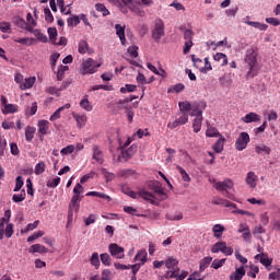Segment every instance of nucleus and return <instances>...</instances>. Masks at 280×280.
I'll return each instance as SVG.
<instances>
[{
    "label": "nucleus",
    "mask_w": 280,
    "mask_h": 280,
    "mask_svg": "<svg viewBox=\"0 0 280 280\" xmlns=\"http://www.w3.org/2000/svg\"><path fill=\"white\" fill-rule=\"evenodd\" d=\"M135 261H140V266H143L148 261V252L145 249H140L135 256Z\"/></svg>",
    "instance_id": "b1692460"
},
{
    "label": "nucleus",
    "mask_w": 280,
    "mask_h": 280,
    "mask_svg": "<svg viewBox=\"0 0 280 280\" xmlns=\"http://www.w3.org/2000/svg\"><path fill=\"white\" fill-rule=\"evenodd\" d=\"M95 8L97 12H102L103 16H108V14H110V11H108V9H106V5H104L103 3H96Z\"/></svg>",
    "instance_id": "603ef678"
},
{
    "label": "nucleus",
    "mask_w": 280,
    "mask_h": 280,
    "mask_svg": "<svg viewBox=\"0 0 280 280\" xmlns=\"http://www.w3.org/2000/svg\"><path fill=\"white\" fill-rule=\"evenodd\" d=\"M140 2L139 0H133L127 8L130 10V12H133V14H137V16H145V12L139 8Z\"/></svg>",
    "instance_id": "dca6fc26"
},
{
    "label": "nucleus",
    "mask_w": 280,
    "mask_h": 280,
    "mask_svg": "<svg viewBox=\"0 0 280 280\" xmlns=\"http://www.w3.org/2000/svg\"><path fill=\"white\" fill-rule=\"evenodd\" d=\"M71 108V105L68 103L61 107H59L49 118L50 121H57V119H60L62 110Z\"/></svg>",
    "instance_id": "cd10ccee"
},
{
    "label": "nucleus",
    "mask_w": 280,
    "mask_h": 280,
    "mask_svg": "<svg viewBox=\"0 0 280 280\" xmlns=\"http://www.w3.org/2000/svg\"><path fill=\"white\" fill-rule=\"evenodd\" d=\"M5 218H1L0 220V240H3V229L8 222H10V218H12V211L5 210L4 212Z\"/></svg>",
    "instance_id": "6ab92c4d"
},
{
    "label": "nucleus",
    "mask_w": 280,
    "mask_h": 280,
    "mask_svg": "<svg viewBox=\"0 0 280 280\" xmlns=\"http://www.w3.org/2000/svg\"><path fill=\"white\" fill-rule=\"evenodd\" d=\"M69 71V66H60L57 72V80L61 82L65 79V72Z\"/></svg>",
    "instance_id": "09e8293b"
},
{
    "label": "nucleus",
    "mask_w": 280,
    "mask_h": 280,
    "mask_svg": "<svg viewBox=\"0 0 280 280\" xmlns=\"http://www.w3.org/2000/svg\"><path fill=\"white\" fill-rule=\"evenodd\" d=\"M115 30L121 45H126V26H122L121 24H116Z\"/></svg>",
    "instance_id": "aec40b11"
},
{
    "label": "nucleus",
    "mask_w": 280,
    "mask_h": 280,
    "mask_svg": "<svg viewBox=\"0 0 280 280\" xmlns=\"http://www.w3.org/2000/svg\"><path fill=\"white\" fill-rule=\"evenodd\" d=\"M191 104L189 101H184V102H179L178 106H179V110L180 113H189V110H191Z\"/></svg>",
    "instance_id": "e433bc0d"
},
{
    "label": "nucleus",
    "mask_w": 280,
    "mask_h": 280,
    "mask_svg": "<svg viewBox=\"0 0 280 280\" xmlns=\"http://www.w3.org/2000/svg\"><path fill=\"white\" fill-rule=\"evenodd\" d=\"M213 150H214V152H217V154H220V152H222V150H224V138L218 139V141L213 145Z\"/></svg>",
    "instance_id": "ea45409f"
},
{
    "label": "nucleus",
    "mask_w": 280,
    "mask_h": 280,
    "mask_svg": "<svg viewBox=\"0 0 280 280\" xmlns=\"http://www.w3.org/2000/svg\"><path fill=\"white\" fill-rule=\"evenodd\" d=\"M12 113H19V106L14 104H8L5 107L2 109L3 115H10Z\"/></svg>",
    "instance_id": "f704fd0d"
},
{
    "label": "nucleus",
    "mask_w": 280,
    "mask_h": 280,
    "mask_svg": "<svg viewBox=\"0 0 280 280\" xmlns=\"http://www.w3.org/2000/svg\"><path fill=\"white\" fill-rule=\"evenodd\" d=\"M257 48L255 47L248 48L245 52L244 62L248 67V71L246 73L247 80L248 78L257 77L259 73V68H257Z\"/></svg>",
    "instance_id": "f257e3e1"
},
{
    "label": "nucleus",
    "mask_w": 280,
    "mask_h": 280,
    "mask_svg": "<svg viewBox=\"0 0 280 280\" xmlns=\"http://www.w3.org/2000/svg\"><path fill=\"white\" fill-rule=\"evenodd\" d=\"M121 191L126 196H129V198H133V200H137V198H142V200H145L151 205L159 206V202L154 200V195L145 190V188H140L137 192H135L133 190H130L128 186H121Z\"/></svg>",
    "instance_id": "f03ea898"
},
{
    "label": "nucleus",
    "mask_w": 280,
    "mask_h": 280,
    "mask_svg": "<svg viewBox=\"0 0 280 280\" xmlns=\"http://www.w3.org/2000/svg\"><path fill=\"white\" fill-rule=\"evenodd\" d=\"M48 36L51 43H56V37L58 36V30H56V27H48Z\"/></svg>",
    "instance_id": "052dcab7"
},
{
    "label": "nucleus",
    "mask_w": 280,
    "mask_h": 280,
    "mask_svg": "<svg viewBox=\"0 0 280 280\" xmlns=\"http://www.w3.org/2000/svg\"><path fill=\"white\" fill-rule=\"evenodd\" d=\"M226 262V259L222 258V259H214L212 261L211 268H214V270H218L220 268H222L224 266V264Z\"/></svg>",
    "instance_id": "5fc2aeb1"
},
{
    "label": "nucleus",
    "mask_w": 280,
    "mask_h": 280,
    "mask_svg": "<svg viewBox=\"0 0 280 280\" xmlns=\"http://www.w3.org/2000/svg\"><path fill=\"white\" fill-rule=\"evenodd\" d=\"M164 265L167 268V271L164 275V279H174L176 272H180V268L178 267V260L173 257H168Z\"/></svg>",
    "instance_id": "7ed1b4c3"
},
{
    "label": "nucleus",
    "mask_w": 280,
    "mask_h": 280,
    "mask_svg": "<svg viewBox=\"0 0 280 280\" xmlns=\"http://www.w3.org/2000/svg\"><path fill=\"white\" fill-rule=\"evenodd\" d=\"M47 187H50V189H56L60 185V177H55L54 179H50L47 182Z\"/></svg>",
    "instance_id": "e2e57ef3"
},
{
    "label": "nucleus",
    "mask_w": 280,
    "mask_h": 280,
    "mask_svg": "<svg viewBox=\"0 0 280 280\" xmlns=\"http://www.w3.org/2000/svg\"><path fill=\"white\" fill-rule=\"evenodd\" d=\"M185 91V84L177 83L167 90V93H183Z\"/></svg>",
    "instance_id": "a19ab883"
},
{
    "label": "nucleus",
    "mask_w": 280,
    "mask_h": 280,
    "mask_svg": "<svg viewBox=\"0 0 280 280\" xmlns=\"http://www.w3.org/2000/svg\"><path fill=\"white\" fill-rule=\"evenodd\" d=\"M78 51L82 55L86 54L89 51V43L86 40L79 42Z\"/></svg>",
    "instance_id": "a18cd8bd"
},
{
    "label": "nucleus",
    "mask_w": 280,
    "mask_h": 280,
    "mask_svg": "<svg viewBox=\"0 0 280 280\" xmlns=\"http://www.w3.org/2000/svg\"><path fill=\"white\" fill-rule=\"evenodd\" d=\"M45 162H39L35 165V174L36 176H40L45 172Z\"/></svg>",
    "instance_id": "680f3d73"
},
{
    "label": "nucleus",
    "mask_w": 280,
    "mask_h": 280,
    "mask_svg": "<svg viewBox=\"0 0 280 280\" xmlns=\"http://www.w3.org/2000/svg\"><path fill=\"white\" fill-rule=\"evenodd\" d=\"M226 229H224L222 224H215L212 228L213 236L217 237V240H220V237H222V233H224Z\"/></svg>",
    "instance_id": "2f4dec72"
},
{
    "label": "nucleus",
    "mask_w": 280,
    "mask_h": 280,
    "mask_svg": "<svg viewBox=\"0 0 280 280\" xmlns=\"http://www.w3.org/2000/svg\"><path fill=\"white\" fill-rule=\"evenodd\" d=\"M176 170H178V172L185 183L191 182V177H189V174H187V171H185V168H183L182 166H176Z\"/></svg>",
    "instance_id": "49530a36"
},
{
    "label": "nucleus",
    "mask_w": 280,
    "mask_h": 280,
    "mask_svg": "<svg viewBox=\"0 0 280 280\" xmlns=\"http://www.w3.org/2000/svg\"><path fill=\"white\" fill-rule=\"evenodd\" d=\"M0 31L3 34L12 32V24H10V22H0Z\"/></svg>",
    "instance_id": "8fccbe9b"
},
{
    "label": "nucleus",
    "mask_w": 280,
    "mask_h": 280,
    "mask_svg": "<svg viewBox=\"0 0 280 280\" xmlns=\"http://www.w3.org/2000/svg\"><path fill=\"white\" fill-rule=\"evenodd\" d=\"M245 183L250 189H255L257 187V183H259V177L257 174H255V172H248L245 178Z\"/></svg>",
    "instance_id": "4468645a"
},
{
    "label": "nucleus",
    "mask_w": 280,
    "mask_h": 280,
    "mask_svg": "<svg viewBox=\"0 0 280 280\" xmlns=\"http://www.w3.org/2000/svg\"><path fill=\"white\" fill-rule=\"evenodd\" d=\"M92 159L98 163V165H104V152L102 151V147L97 144L92 145Z\"/></svg>",
    "instance_id": "9b49d317"
},
{
    "label": "nucleus",
    "mask_w": 280,
    "mask_h": 280,
    "mask_svg": "<svg viewBox=\"0 0 280 280\" xmlns=\"http://www.w3.org/2000/svg\"><path fill=\"white\" fill-rule=\"evenodd\" d=\"M137 91V85L135 84H125V86L120 88V93H135Z\"/></svg>",
    "instance_id": "3c124183"
},
{
    "label": "nucleus",
    "mask_w": 280,
    "mask_h": 280,
    "mask_svg": "<svg viewBox=\"0 0 280 280\" xmlns=\"http://www.w3.org/2000/svg\"><path fill=\"white\" fill-rule=\"evenodd\" d=\"M151 189L154 191V194H158L160 196V200H165L167 198V194L159 186V184H153L151 186Z\"/></svg>",
    "instance_id": "7c9ffc66"
},
{
    "label": "nucleus",
    "mask_w": 280,
    "mask_h": 280,
    "mask_svg": "<svg viewBox=\"0 0 280 280\" xmlns=\"http://www.w3.org/2000/svg\"><path fill=\"white\" fill-rule=\"evenodd\" d=\"M39 138L43 139L45 135L49 133V122L48 120H39L37 124Z\"/></svg>",
    "instance_id": "f3484780"
},
{
    "label": "nucleus",
    "mask_w": 280,
    "mask_h": 280,
    "mask_svg": "<svg viewBox=\"0 0 280 280\" xmlns=\"http://www.w3.org/2000/svg\"><path fill=\"white\" fill-rule=\"evenodd\" d=\"M80 106L81 108H83V110H86L88 113H91V110H93V105L91 104V102L89 101V96L86 95L83 100H81Z\"/></svg>",
    "instance_id": "473e14b6"
},
{
    "label": "nucleus",
    "mask_w": 280,
    "mask_h": 280,
    "mask_svg": "<svg viewBox=\"0 0 280 280\" xmlns=\"http://www.w3.org/2000/svg\"><path fill=\"white\" fill-rule=\"evenodd\" d=\"M248 143H250V136L248 132L243 131L238 135V138L235 141V149L238 152H243V150H246L248 148Z\"/></svg>",
    "instance_id": "0eeeda50"
},
{
    "label": "nucleus",
    "mask_w": 280,
    "mask_h": 280,
    "mask_svg": "<svg viewBox=\"0 0 280 280\" xmlns=\"http://www.w3.org/2000/svg\"><path fill=\"white\" fill-rule=\"evenodd\" d=\"M101 261L104 266H110L113 260L110 259V255H108V253H104L101 254Z\"/></svg>",
    "instance_id": "bf43d9fd"
},
{
    "label": "nucleus",
    "mask_w": 280,
    "mask_h": 280,
    "mask_svg": "<svg viewBox=\"0 0 280 280\" xmlns=\"http://www.w3.org/2000/svg\"><path fill=\"white\" fill-rule=\"evenodd\" d=\"M33 34H34V36H36V38L38 39V40H40L42 43H47V35H45V34H43L42 32H40V30H35V31H33Z\"/></svg>",
    "instance_id": "13d9d810"
},
{
    "label": "nucleus",
    "mask_w": 280,
    "mask_h": 280,
    "mask_svg": "<svg viewBox=\"0 0 280 280\" xmlns=\"http://www.w3.org/2000/svg\"><path fill=\"white\" fill-rule=\"evenodd\" d=\"M246 275V270L244 267L237 268L233 273L230 276V280H242Z\"/></svg>",
    "instance_id": "a878e982"
},
{
    "label": "nucleus",
    "mask_w": 280,
    "mask_h": 280,
    "mask_svg": "<svg viewBox=\"0 0 280 280\" xmlns=\"http://www.w3.org/2000/svg\"><path fill=\"white\" fill-rule=\"evenodd\" d=\"M213 60H215V62H220L221 67H226L229 65V58L222 52H217L213 56Z\"/></svg>",
    "instance_id": "393cba45"
},
{
    "label": "nucleus",
    "mask_w": 280,
    "mask_h": 280,
    "mask_svg": "<svg viewBox=\"0 0 280 280\" xmlns=\"http://www.w3.org/2000/svg\"><path fill=\"white\" fill-rule=\"evenodd\" d=\"M188 121H189V114L180 113L178 114L177 119H175L173 122L167 124V128H170V130H174L178 128V126H185V124H187Z\"/></svg>",
    "instance_id": "1a4fd4ad"
},
{
    "label": "nucleus",
    "mask_w": 280,
    "mask_h": 280,
    "mask_svg": "<svg viewBox=\"0 0 280 280\" xmlns=\"http://www.w3.org/2000/svg\"><path fill=\"white\" fill-rule=\"evenodd\" d=\"M212 261H213V257H211V256H207V257L202 258L199 262L200 272H205V270H207V267L211 266Z\"/></svg>",
    "instance_id": "c85d7f7f"
},
{
    "label": "nucleus",
    "mask_w": 280,
    "mask_h": 280,
    "mask_svg": "<svg viewBox=\"0 0 280 280\" xmlns=\"http://www.w3.org/2000/svg\"><path fill=\"white\" fill-rule=\"evenodd\" d=\"M102 280H113V272L109 269H104L102 271Z\"/></svg>",
    "instance_id": "774afa93"
},
{
    "label": "nucleus",
    "mask_w": 280,
    "mask_h": 280,
    "mask_svg": "<svg viewBox=\"0 0 280 280\" xmlns=\"http://www.w3.org/2000/svg\"><path fill=\"white\" fill-rule=\"evenodd\" d=\"M25 198H26L25 190H22L21 194H18V195L15 194L12 196L13 202H23Z\"/></svg>",
    "instance_id": "6e6d98bb"
},
{
    "label": "nucleus",
    "mask_w": 280,
    "mask_h": 280,
    "mask_svg": "<svg viewBox=\"0 0 280 280\" xmlns=\"http://www.w3.org/2000/svg\"><path fill=\"white\" fill-rule=\"evenodd\" d=\"M165 36V23L161 19H155L154 27L152 30V38L159 43Z\"/></svg>",
    "instance_id": "423d86ee"
},
{
    "label": "nucleus",
    "mask_w": 280,
    "mask_h": 280,
    "mask_svg": "<svg viewBox=\"0 0 280 280\" xmlns=\"http://www.w3.org/2000/svg\"><path fill=\"white\" fill-rule=\"evenodd\" d=\"M3 235H5L8 238L12 237L14 235V224H7V226L3 228Z\"/></svg>",
    "instance_id": "79ce46f5"
},
{
    "label": "nucleus",
    "mask_w": 280,
    "mask_h": 280,
    "mask_svg": "<svg viewBox=\"0 0 280 280\" xmlns=\"http://www.w3.org/2000/svg\"><path fill=\"white\" fill-rule=\"evenodd\" d=\"M255 259H257V261H260V264H262L265 268H269V266H272V259L268 258V255L264 253L257 254L255 256Z\"/></svg>",
    "instance_id": "4be33fe9"
},
{
    "label": "nucleus",
    "mask_w": 280,
    "mask_h": 280,
    "mask_svg": "<svg viewBox=\"0 0 280 280\" xmlns=\"http://www.w3.org/2000/svg\"><path fill=\"white\" fill-rule=\"evenodd\" d=\"M206 137H220V131L214 127H208L206 130Z\"/></svg>",
    "instance_id": "4d7b16f0"
},
{
    "label": "nucleus",
    "mask_w": 280,
    "mask_h": 280,
    "mask_svg": "<svg viewBox=\"0 0 280 280\" xmlns=\"http://www.w3.org/2000/svg\"><path fill=\"white\" fill-rule=\"evenodd\" d=\"M73 119L77 121L79 128H84L86 121H89V118L84 114H73Z\"/></svg>",
    "instance_id": "5701e85b"
},
{
    "label": "nucleus",
    "mask_w": 280,
    "mask_h": 280,
    "mask_svg": "<svg viewBox=\"0 0 280 280\" xmlns=\"http://www.w3.org/2000/svg\"><path fill=\"white\" fill-rule=\"evenodd\" d=\"M205 67L200 68V73H209V71H213V67H211V61H209V57L205 59Z\"/></svg>",
    "instance_id": "c03bdc74"
},
{
    "label": "nucleus",
    "mask_w": 280,
    "mask_h": 280,
    "mask_svg": "<svg viewBox=\"0 0 280 280\" xmlns=\"http://www.w3.org/2000/svg\"><path fill=\"white\" fill-rule=\"evenodd\" d=\"M34 135H36V128L27 126L25 129V140L30 143L32 139H34Z\"/></svg>",
    "instance_id": "72a5a7b5"
},
{
    "label": "nucleus",
    "mask_w": 280,
    "mask_h": 280,
    "mask_svg": "<svg viewBox=\"0 0 280 280\" xmlns=\"http://www.w3.org/2000/svg\"><path fill=\"white\" fill-rule=\"evenodd\" d=\"M80 200H82V197L80 195H74L71 198L68 210V222H71L73 220V211L74 213H78V211H80Z\"/></svg>",
    "instance_id": "6e6552de"
},
{
    "label": "nucleus",
    "mask_w": 280,
    "mask_h": 280,
    "mask_svg": "<svg viewBox=\"0 0 280 280\" xmlns=\"http://www.w3.org/2000/svg\"><path fill=\"white\" fill-rule=\"evenodd\" d=\"M255 151L257 152V154H261V152H265V154H270V152H272V150H270V147H266L265 144L257 145L255 148Z\"/></svg>",
    "instance_id": "864d4df0"
},
{
    "label": "nucleus",
    "mask_w": 280,
    "mask_h": 280,
    "mask_svg": "<svg viewBox=\"0 0 280 280\" xmlns=\"http://www.w3.org/2000/svg\"><path fill=\"white\" fill-rule=\"evenodd\" d=\"M88 197H96V198H102L103 200H106L107 202H110V200H113V198H110V196L104 194V192H100V191H89L86 192Z\"/></svg>",
    "instance_id": "c756f323"
},
{
    "label": "nucleus",
    "mask_w": 280,
    "mask_h": 280,
    "mask_svg": "<svg viewBox=\"0 0 280 280\" xmlns=\"http://www.w3.org/2000/svg\"><path fill=\"white\" fill-rule=\"evenodd\" d=\"M249 269L250 270L247 272V277H250L252 279H257V275H259V267L256 265H252Z\"/></svg>",
    "instance_id": "de8ad7c7"
},
{
    "label": "nucleus",
    "mask_w": 280,
    "mask_h": 280,
    "mask_svg": "<svg viewBox=\"0 0 280 280\" xmlns=\"http://www.w3.org/2000/svg\"><path fill=\"white\" fill-rule=\"evenodd\" d=\"M241 121H243V124H255L257 121H261V116H259L255 112H250L246 114L244 117H242Z\"/></svg>",
    "instance_id": "2eb2a0df"
},
{
    "label": "nucleus",
    "mask_w": 280,
    "mask_h": 280,
    "mask_svg": "<svg viewBox=\"0 0 280 280\" xmlns=\"http://www.w3.org/2000/svg\"><path fill=\"white\" fill-rule=\"evenodd\" d=\"M212 205H220L221 207H232V209H237V205L229 201V200H225V199H222L220 197H214L211 201Z\"/></svg>",
    "instance_id": "a211bd4d"
},
{
    "label": "nucleus",
    "mask_w": 280,
    "mask_h": 280,
    "mask_svg": "<svg viewBox=\"0 0 280 280\" xmlns=\"http://www.w3.org/2000/svg\"><path fill=\"white\" fill-rule=\"evenodd\" d=\"M108 250L112 257H116V259H124V247L117 245V243L109 244Z\"/></svg>",
    "instance_id": "ddd939ff"
},
{
    "label": "nucleus",
    "mask_w": 280,
    "mask_h": 280,
    "mask_svg": "<svg viewBox=\"0 0 280 280\" xmlns=\"http://www.w3.org/2000/svg\"><path fill=\"white\" fill-rule=\"evenodd\" d=\"M127 51L131 56V58H138L139 57V47L138 46H131L127 49Z\"/></svg>",
    "instance_id": "69168bd1"
},
{
    "label": "nucleus",
    "mask_w": 280,
    "mask_h": 280,
    "mask_svg": "<svg viewBox=\"0 0 280 280\" xmlns=\"http://www.w3.org/2000/svg\"><path fill=\"white\" fill-rule=\"evenodd\" d=\"M207 108V103L205 101L194 102L191 104V117H202V112Z\"/></svg>",
    "instance_id": "9d476101"
},
{
    "label": "nucleus",
    "mask_w": 280,
    "mask_h": 280,
    "mask_svg": "<svg viewBox=\"0 0 280 280\" xmlns=\"http://www.w3.org/2000/svg\"><path fill=\"white\" fill-rule=\"evenodd\" d=\"M247 25H250V27H255L256 30H260L266 32V30H268V25L267 24H261L259 22H253V21H248L246 22Z\"/></svg>",
    "instance_id": "37998d69"
},
{
    "label": "nucleus",
    "mask_w": 280,
    "mask_h": 280,
    "mask_svg": "<svg viewBox=\"0 0 280 280\" xmlns=\"http://www.w3.org/2000/svg\"><path fill=\"white\" fill-rule=\"evenodd\" d=\"M202 117H196L192 121L194 132H200L202 130Z\"/></svg>",
    "instance_id": "4c0bfd02"
},
{
    "label": "nucleus",
    "mask_w": 280,
    "mask_h": 280,
    "mask_svg": "<svg viewBox=\"0 0 280 280\" xmlns=\"http://www.w3.org/2000/svg\"><path fill=\"white\" fill-rule=\"evenodd\" d=\"M28 253L34 255V253H39L40 255H45L46 253H49V249L45 247V245L40 244H34L28 248Z\"/></svg>",
    "instance_id": "412c9836"
},
{
    "label": "nucleus",
    "mask_w": 280,
    "mask_h": 280,
    "mask_svg": "<svg viewBox=\"0 0 280 280\" xmlns=\"http://www.w3.org/2000/svg\"><path fill=\"white\" fill-rule=\"evenodd\" d=\"M36 83V77H31L28 79H25L23 83H21L20 89L21 91H27V89H32L34 84Z\"/></svg>",
    "instance_id": "bb28decb"
},
{
    "label": "nucleus",
    "mask_w": 280,
    "mask_h": 280,
    "mask_svg": "<svg viewBox=\"0 0 280 280\" xmlns=\"http://www.w3.org/2000/svg\"><path fill=\"white\" fill-rule=\"evenodd\" d=\"M44 14L47 23H54V14H51V10H49V8L44 9Z\"/></svg>",
    "instance_id": "338daca9"
},
{
    "label": "nucleus",
    "mask_w": 280,
    "mask_h": 280,
    "mask_svg": "<svg viewBox=\"0 0 280 280\" xmlns=\"http://www.w3.org/2000/svg\"><path fill=\"white\" fill-rule=\"evenodd\" d=\"M13 23L20 27L21 30H24L26 27V23L25 20L23 18H14Z\"/></svg>",
    "instance_id": "0e129e2a"
},
{
    "label": "nucleus",
    "mask_w": 280,
    "mask_h": 280,
    "mask_svg": "<svg viewBox=\"0 0 280 280\" xmlns=\"http://www.w3.org/2000/svg\"><path fill=\"white\" fill-rule=\"evenodd\" d=\"M90 262H91V266H94V268H95L96 270H98V269H100V266H101V264H100V254L96 253V252H94V253L92 254L91 258H90Z\"/></svg>",
    "instance_id": "c9c22d12"
},
{
    "label": "nucleus",
    "mask_w": 280,
    "mask_h": 280,
    "mask_svg": "<svg viewBox=\"0 0 280 280\" xmlns=\"http://www.w3.org/2000/svg\"><path fill=\"white\" fill-rule=\"evenodd\" d=\"M214 187L217 191H222L225 198H229L230 200H235V195L229 191V189H233V180L225 179L224 182H218L217 184H214Z\"/></svg>",
    "instance_id": "39448f33"
},
{
    "label": "nucleus",
    "mask_w": 280,
    "mask_h": 280,
    "mask_svg": "<svg viewBox=\"0 0 280 280\" xmlns=\"http://www.w3.org/2000/svg\"><path fill=\"white\" fill-rule=\"evenodd\" d=\"M68 27H78L80 25V16L73 15L72 18L67 19Z\"/></svg>",
    "instance_id": "58836bf2"
},
{
    "label": "nucleus",
    "mask_w": 280,
    "mask_h": 280,
    "mask_svg": "<svg viewBox=\"0 0 280 280\" xmlns=\"http://www.w3.org/2000/svg\"><path fill=\"white\" fill-rule=\"evenodd\" d=\"M212 253H223L224 255H233L232 247L226 246V242H219L211 248Z\"/></svg>",
    "instance_id": "f8f14e48"
},
{
    "label": "nucleus",
    "mask_w": 280,
    "mask_h": 280,
    "mask_svg": "<svg viewBox=\"0 0 280 280\" xmlns=\"http://www.w3.org/2000/svg\"><path fill=\"white\" fill-rule=\"evenodd\" d=\"M102 67V63H97L93 58H88L82 62V75H93L97 73V69Z\"/></svg>",
    "instance_id": "20e7f679"
}]
</instances>
